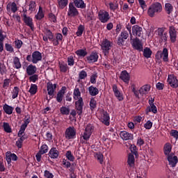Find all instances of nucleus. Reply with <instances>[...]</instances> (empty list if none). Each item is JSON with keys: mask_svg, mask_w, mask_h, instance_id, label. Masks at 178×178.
<instances>
[{"mask_svg": "<svg viewBox=\"0 0 178 178\" xmlns=\"http://www.w3.org/2000/svg\"><path fill=\"white\" fill-rule=\"evenodd\" d=\"M162 10H163L162 3L159 2H155L149 6L147 10V15L149 17H155V16L159 15V13H161Z\"/></svg>", "mask_w": 178, "mask_h": 178, "instance_id": "nucleus-1", "label": "nucleus"}, {"mask_svg": "<svg viewBox=\"0 0 178 178\" xmlns=\"http://www.w3.org/2000/svg\"><path fill=\"white\" fill-rule=\"evenodd\" d=\"M92 131H94V127L92 124H87L83 131V134L82 135L83 140H81L82 144H88V140H90V137H91V134H92Z\"/></svg>", "mask_w": 178, "mask_h": 178, "instance_id": "nucleus-2", "label": "nucleus"}, {"mask_svg": "<svg viewBox=\"0 0 178 178\" xmlns=\"http://www.w3.org/2000/svg\"><path fill=\"white\" fill-rule=\"evenodd\" d=\"M113 46V42H111L108 39H103L102 42V50L103 51V54H104L105 56L108 55L109 54V51H111V49Z\"/></svg>", "mask_w": 178, "mask_h": 178, "instance_id": "nucleus-3", "label": "nucleus"}, {"mask_svg": "<svg viewBox=\"0 0 178 178\" xmlns=\"http://www.w3.org/2000/svg\"><path fill=\"white\" fill-rule=\"evenodd\" d=\"M157 35L159 44L168 42V32H165V28H159L157 29Z\"/></svg>", "mask_w": 178, "mask_h": 178, "instance_id": "nucleus-4", "label": "nucleus"}, {"mask_svg": "<svg viewBox=\"0 0 178 178\" xmlns=\"http://www.w3.org/2000/svg\"><path fill=\"white\" fill-rule=\"evenodd\" d=\"M156 58L159 60V59H162L163 62L169 61V50L167 48H163V51H158L156 54Z\"/></svg>", "mask_w": 178, "mask_h": 178, "instance_id": "nucleus-5", "label": "nucleus"}, {"mask_svg": "<svg viewBox=\"0 0 178 178\" xmlns=\"http://www.w3.org/2000/svg\"><path fill=\"white\" fill-rule=\"evenodd\" d=\"M24 14L22 15L23 22L26 26L30 27L32 31H34V23L33 22V18L27 16V10H23Z\"/></svg>", "mask_w": 178, "mask_h": 178, "instance_id": "nucleus-6", "label": "nucleus"}, {"mask_svg": "<svg viewBox=\"0 0 178 178\" xmlns=\"http://www.w3.org/2000/svg\"><path fill=\"white\" fill-rule=\"evenodd\" d=\"M76 131L74 127H69L65 129V138L67 140H74L76 138Z\"/></svg>", "mask_w": 178, "mask_h": 178, "instance_id": "nucleus-7", "label": "nucleus"}, {"mask_svg": "<svg viewBox=\"0 0 178 178\" xmlns=\"http://www.w3.org/2000/svg\"><path fill=\"white\" fill-rule=\"evenodd\" d=\"M131 44L134 49H136V51H138V52H143V42H141L140 38H134Z\"/></svg>", "mask_w": 178, "mask_h": 178, "instance_id": "nucleus-8", "label": "nucleus"}, {"mask_svg": "<svg viewBox=\"0 0 178 178\" xmlns=\"http://www.w3.org/2000/svg\"><path fill=\"white\" fill-rule=\"evenodd\" d=\"M168 33L171 44H175L177 41V31H176V28L173 26H169Z\"/></svg>", "mask_w": 178, "mask_h": 178, "instance_id": "nucleus-9", "label": "nucleus"}, {"mask_svg": "<svg viewBox=\"0 0 178 178\" xmlns=\"http://www.w3.org/2000/svg\"><path fill=\"white\" fill-rule=\"evenodd\" d=\"M79 15V10L74 6V3L72 2L69 3V8L67 11V16L69 17H76Z\"/></svg>", "mask_w": 178, "mask_h": 178, "instance_id": "nucleus-10", "label": "nucleus"}, {"mask_svg": "<svg viewBox=\"0 0 178 178\" xmlns=\"http://www.w3.org/2000/svg\"><path fill=\"white\" fill-rule=\"evenodd\" d=\"M129 38V32L127 31H123L118 38L117 44L119 47H123L124 45V40Z\"/></svg>", "mask_w": 178, "mask_h": 178, "instance_id": "nucleus-11", "label": "nucleus"}, {"mask_svg": "<svg viewBox=\"0 0 178 178\" xmlns=\"http://www.w3.org/2000/svg\"><path fill=\"white\" fill-rule=\"evenodd\" d=\"M83 106H84V102L83 101V97H80L75 102V109L77 112V115L79 116H81L83 114Z\"/></svg>", "mask_w": 178, "mask_h": 178, "instance_id": "nucleus-12", "label": "nucleus"}, {"mask_svg": "<svg viewBox=\"0 0 178 178\" xmlns=\"http://www.w3.org/2000/svg\"><path fill=\"white\" fill-rule=\"evenodd\" d=\"M99 20L101 23H108L111 17L109 16V13L105 10L99 11L98 14Z\"/></svg>", "mask_w": 178, "mask_h": 178, "instance_id": "nucleus-13", "label": "nucleus"}, {"mask_svg": "<svg viewBox=\"0 0 178 178\" xmlns=\"http://www.w3.org/2000/svg\"><path fill=\"white\" fill-rule=\"evenodd\" d=\"M58 84L54 83L53 84L52 82L49 81L47 83V93L49 97H54L55 95V91H56V87Z\"/></svg>", "mask_w": 178, "mask_h": 178, "instance_id": "nucleus-14", "label": "nucleus"}, {"mask_svg": "<svg viewBox=\"0 0 178 178\" xmlns=\"http://www.w3.org/2000/svg\"><path fill=\"white\" fill-rule=\"evenodd\" d=\"M67 90V88H66V86H63L61 89L57 92L56 99L58 104H61V102L63 101V97H65V94H66Z\"/></svg>", "mask_w": 178, "mask_h": 178, "instance_id": "nucleus-15", "label": "nucleus"}, {"mask_svg": "<svg viewBox=\"0 0 178 178\" xmlns=\"http://www.w3.org/2000/svg\"><path fill=\"white\" fill-rule=\"evenodd\" d=\"M100 122H102L103 124H105V126H109V124H111V117L108 111H103L100 118Z\"/></svg>", "mask_w": 178, "mask_h": 178, "instance_id": "nucleus-16", "label": "nucleus"}, {"mask_svg": "<svg viewBox=\"0 0 178 178\" xmlns=\"http://www.w3.org/2000/svg\"><path fill=\"white\" fill-rule=\"evenodd\" d=\"M99 58L98 52L92 51L91 54L86 57V59L89 63H95V62H98Z\"/></svg>", "mask_w": 178, "mask_h": 178, "instance_id": "nucleus-17", "label": "nucleus"}, {"mask_svg": "<svg viewBox=\"0 0 178 178\" xmlns=\"http://www.w3.org/2000/svg\"><path fill=\"white\" fill-rule=\"evenodd\" d=\"M6 10H7V12H8V13H16V12L19 10V7H17V4H16L15 1L9 2L7 4Z\"/></svg>", "mask_w": 178, "mask_h": 178, "instance_id": "nucleus-18", "label": "nucleus"}, {"mask_svg": "<svg viewBox=\"0 0 178 178\" xmlns=\"http://www.w3.org/2000/svg\"><path fill=\"white\" fill-rule=\"evenodd\" d=\"M6 159L8 165H10V163H12V161H17V156L15 153L7 152L6 153Z\"/></svg>", "mask_w": 178, "mask_h": 178, "instance_id": "nucleus-19", "label": "nucleus"}, {"mask_svg": "<svg viewBox=\"0 0 178 178\" xmlns=\"http://www.w3.org/2000/svg\"><path fill=\"white\" fill-rule=\"evenodd\" d=\"M33 63L36 64L38 62L42 60V54L38 51H33L32 53Z\"/></svg>", "mask_w": 178, "mask_h": 178, "instance_id": "nucleus-20", "label": "nucleus"}, {"mask_svg": "<svg viewBox=\"0 0 178 178\" xmlns=\"http://www.w3.org/2000/svg\"><path fill=\"white\" fill-rule=\"evenodd\" d=\"M113 91L115 97H116L118 101H123V99H124L123 97V94H122L119 89H118V86L116 84L113 85Z\"/></svg>", "mask_w": 178, "mask_h": 178, "instance_id": "nucleus-21", "label": "nucleus"}, {"mask_svg": "<svg viewBox=\"0 0 178 178\" xmlns=\"http://www.w3.org/2000/svg\"><path fill=\"white\" fill-rule=\"evenodd\" d=\"M120 137L124 140L127 141V140H133L134 136L132 134H130L126 131H122L120 134Z\"/></svg>", "mask_w": 178, "mask_h": 178, "instance_id": "nucleus-22", "label": "nucleus"}, {"mask_svg": "<svg viewBox=\"0 0 178 178\" xmlns=\"http://www.w3.org/2000/svg\"><path fill=\"white\" fill-rule=\"evenodd\" d=\"M132 33L133 35L141 37V35H143V28L138 25H134L132 27Z\"/></svg>", "mask_w": 178, "mask_h": 178, "instance_id": "nucleus-23", "label": "nucleus"}, {"mask_svg": "<svg viewBox=\"0 0 178 178\" xmlns=\"http://www.w3.org/2000/svg\"><path fill=\"white\" fill-rule=\"evenodd\" d=\"M120 79L125 83V84H129L130 81V74L126 70H124L121 72Z\"/></svg>", "mask_w": 178, "mask_h": 178, "instance_id": "nucleus-24", "label": "nucleus"}, {"mask_svg": "<svg viewBox=\"0 0 178 178\" xmlns=\"http://www.w3.org/2000/svg\"><path fill=\"white\" fill-rule=\"evenodd\" d=\"M168 83L170 84V87H172L173 88H177L178 87V80L176 77L168 76Z\"/></svg>", "mask_w": 178, "mask_h": 178, "instance_id": "nucleus-25", "label": "nucleus"}, {"mask_svg": "<svg viewBox=\"0 0 178 178\" xmlns=\"http://www.w3.org/2000/svg\"><path fill=\"white\" fill-rule=\"evenodd\" d=\"M49 155L51 159H58L59 156V151H58L56 147H52L49 152Z\"/></svg>", "mask_w": 178, "mask_h": 178, "instance_id": "nucleus-26", "label": "nucleus"}, {"mask_svg": "<svg viewBox=\"0 0 178 178\" xmlns=\"http://www.w3.org/2000/svg\"><path fill=\"white\" fill-rule=\"evenodd\" d=\"M168 161L169 162V165H171L172 168H175L176 165H177L178 159L177 156H172L171 154L168 156Z\"/></svg>", "mask_w": 178, "mask_h": 178, "instance_id": "nucleus-27", "label": "nucleus"}, {"mask_svg": "<svg viewBox=\"0 0 178 178\" xmlns=\"http://www.w3.org/2000/svg\"><path fill=\"white\" fill-rule=\"evenodd\" d=\"M164 10L168 15V17H170L173 13V6L170 3H166L165 4Z\"/></svg>", "mask_w": 178, "mask_h": 178, "instance_id": "nucleus-28", "label": "nucleus"}, {"mask_svg": "<svg viewBox=\"0 0 178 178\" xmlns=\"http://www.w3.org/2000/svg\"><path fill=\"white\" fill-rule=\"evenodd\" d=\"M149 90H151V86H149V84H146L139 89V93L140 95H147V94L149 92Z\"/></svg>", "mask_w": 178, "mask_h": 178, "instance_id": "nucleus-29", "label": "nucleus"}, {"mask_svg": "<svg viewBox=\"0 0 178 178\" xmlns=\"http://www.w3.org/2000/svg\"><path fill=\"white\" fill-rule=\"evenodd\" d=\"M37 72V67L35 65H33L32 64H30L26 67V73L28 76H33V74H35Z\"/></svg>", "mask_w": 178, "mask_h": 178, "instance_id": "nucleus-30", "label": "nucleus"}, {"mask_svg": "<svg viewBox=\"0 0 178 178\" xmlns=\"http://www.w3.org/2000/svg\"><path fill=\"white\" fill-rule=\"evenodd\" d=\"M127 165L129 168H132L134 169L136 165V159L134 158V155L129 154L127 158Z\"/></svg>", "mask_w": 178, "mask_h": 178, "instance_id": "nucleus-31", "label": "nucleus"}, {"mask_svg": "<svg viewBox=\"0 0 178 178\" xmlns=\"http://www.w3.org/2000/svg\"><path fill=\"white\" fill-rule=\"evenodd\" d=\"M63 40V35L62 33H56V38H53V45L54 47H58L59 45V41H62Z\"/></svg>", "mask_w": 178, "mask_h": 178, "instance_id": "nucleus-32", "label": "nucleus"}, {"mask_svg": "<svg viewBox=\"0 0 178 178\" xmlns=\"http://www.w3.org/2000/svg\"><path fill=\"white\" fill-rule=\"evenodd\" d=\"M44 17H45L44 10H42V7L39 6V10L38 13L35 15V19H36V20H42Z\"/></svg>", "mask_w": 178, "mask_h": 178, "instance_id": "nucleus-33", "label": "nucleus"}, {"mask_svg": "<svg viewBox=\"0 0 178 178\" xmlns=\"http://www.w3.org/2000/svg\"><path fill=\"white\" fill-rule=\"evenodd\" d=\"M88 90L89 91L90 95H91L92 97H95L98 95V94H99V90H98V88H97V87H94V86H90L88 88Z\"/></svg>", "mask_w": 178, "mask_h": 178, "instance_id": "nucleus-34", "label": "nucleus"}, {"mask_svg": "<svg viewBox=\"0 0 178 178\" xmlns=\"http://www.w3.org/2000/svg\"><path fill=\"white\" fill-rule=\"evenodd\" d=\"M73 98L75 99V101H77V99H80L81 97V92H80V89L77 88V86H75V88L74 89L73 92Z\"/></svg>", "mask_w": 178, "mask_h": 178, "instance_id": "nucleus-35", "label": "nucleus"}, {"mask_svg": "<svg viewBox=\"0 0 178 178\" xmlns=\"http://www.w3.org/2000/svg\"><path fill=\"white\" fill-rule=\"evenodd\" d=\"M13 67L14 69H21L22 68V63H20V58L19 57L15 56L13 58Z\"/></svg>", "mask_w": 178, "mask_h": 178, "instance_id": "nucleus-36", "label": "nucleus"}, {"mask_svg": "<svg viewBox=\"0 0 178 178\" xmlns=\"http://www.w3.org/2000/svg\"><path fill=\"white\" fill-rule=\"evenodd\" d=\"M74 6L76 8H79L80 9H85L86 4L84 3V1L83 0H74Z\"/></svg>", "mask_w": 178, "mask_h": 178, "instance_id": "nucleus-37", "label": "nucleus"}, {"mask_svg": "<svg viewBox=\"0 0 178 178\" xmlns=\"http://www.w3.org/2000/svg\"><path fill=\"white\" fill-rule=\"evenodd\" d=\"M13 109L14 108L12 106H9L6 104L3 106V110L6 115H12V113H13Z\"/></svg>", "mask_w": 178, "mask_h": 178, "instance_id": "nucleus-38", "label": "nucleus"}, {"mask_svg": "<svg viewBox=\"0 0 178 178\" xmlns=\"http://www.w3.org/2000/svg\"><path fill=\"white\" fill-rule=\"evenodd\" d=\"M164 154L170 155V152H172V145L169 143L165 144L163 147Z\"/></svg>", "mask_w": 178, "mask_h": 178, "instance_id": "nucleus-39", "label": "nucleus"}, {"mask_svg": "<svg viewBox=\"0 0 178 178\" xmlns=\"http://www.w3.org/2000/svg\"><path fill=\"white\" fill-rule=\"evenodd\" d=\"M152 56V50H151L149 47H145L143 49V56L146 58L147 59L151 58Z\"/></svg>", "mask_w": 178, "mask_h": 178, "instance_id": "nucleus-40", "label": "nucleus"}, {"mask_svg": "<svg viewBox=\"0 0 178 178\" xmlns=\"http://www.w3.org/2000/svg\"><path fill=\"white\" fill-rule=\"evenodd\" d=\"M58 8L60 9H65L66 6H67V3H69V0H57Z\"/></svg>", "mask_w": 178, "mask_h": 178, "instance_id": "nucleus-41", "label": "nucleus"}, {"mask_svg": "<svg viewBox=\"0 0 178 178\" xmlns=\"http://www.w3.org/2000/svg\"><path fill=\"white\" fill-rule=\"evenodd\" d=\"M19 91H20V89L19 88V87H17V86L14 87V88L13 89V90L11 92L13 99H15L17 98V97H19Z\"/></svg>", "mask_w": 178, "mask_h": 178, "instance_id": "nucleus-42", "label": "nucleus"}, {"mask_svg": "<svg viewBox=\"0 0 178 178\" xmlns=\"http://www.w3.org/2000/svg\"><path fill=\"white\" fill-rule=\"evenodd\" d=\"M44 34L47 37V38L52 42L54 40V33H52V31H51V30H49V29H46Z\"/></svg>", "mask_w": 178, "mask_h": 178, "instance_id": "nucleus-43", "label": "nucleus"}, {"mask_svg": "<svg viewBox=\"0 0 178 178\" xmlns=\"http://www.w3.org/2000/svg\"><path fill=\"white\" fill-rule=\"evenodd\" d=\"M30 119V115H25L24 118V123L21 126L27 129V126H29V124L31 122Z\"/></svg>", "mask_w": 178, "mask_h": 178, "instance_id": "nucleus-44", "label": "nucleus"}, {"mask_svg": "<svg viewBox=\"0 0 178 178\" xmlns=\"http://www.w3.org/2000/svg\"><path fill=\"white\" fill-rule=\"evenodd\" d=\"M85 28L83 25L80 24L78 26L77 31L76 32V37H81L83 35V33H84Z\"/></svg>", "mask_w": 178, "mask_h": 178, "instance_id": "nucleus-45", "label": "nucleus"}, {"mask_svg": "<svg viewBox=\"0 0 178 178\" xmlns=\"http://www.w3.org/2000/svg\"><path fill=\"white\" fill-rule=\"evenodd\" d=\"M87 77V72H86L85 70H81L79 74V79H78V83H80V81H81V80H84L86 79V78Z\"/></svg>", "mask_w": 178, "mask_h": 178, "instance_id": "nucleus-46", "label": "nucleus"}, {"mask_svg": "<svg viewBox=\"0 0 178 178\" xmlns=\"http://www.w3.org/2000/svg\"><path fill=\"white\" fill-rule=\"evenodd\" d=\"M59 68H60V72L61 73H66L67 70H69V67H67V64L66 63H59Z\"/></svg>", "mask_w": 178, "mask_h": 178, "instance_id": "nucleus-47", "label": "nucleus"}, {"mask_svg": "<svg viewBox=\"0 0 178 178\" xmlns=\"http://www.w3.org/2000/svg\"><path fill=\"white\" fill-rule=\"evenodd\" d=\"M95 158L99 161L101 165L104 163V155L101 152H96L95 154Z\"/></svg>", "mask_w": 178, "mask_h": 178, "instance_id": "nucleus-48", "label": "nucleus"}, {"mask_svg": "<svg viewBox=\"0 0 178 178\" xmlns=\"http://www.w3.org/2000/svg\"><path fill=\"white\" fill-rule=\"evenodd\" d=\"M76 55L79 57L84 58V56H87V51L86 49H78L75 51Z\"/></svg>", "mask_w": 178, "mask_h": 178, "instance_id": "nucleus-49", "label": "nucleus"}, {"mask_svg": "<svg viewBox=\"0 0 178 178\" xmlns=\"http://www.w3.org/2000/svg\"><path fill=\"white\" fill-rule=\"evenodd\" d=\"M37 90H38V87L35 84H31L29 89L31 95H35L37 94Z\"/></svg>", "mask_w": 178, "mask_h": 178, "instance_id": "nucleus-50", "label": "nucleus"}, {"mask_svg": "<svg viewBox=\"0 0 178 178\" xmlns=\"http://www.w3.org/2000/svg\"><path fill=\"white\" fill-rule=\"evenodd\" d=\"M3 129L6 133H12V127L8 122L3 123Z\"/></svg>", "mask_w": 178, "mask_h": 178, "instance_id": "nucleus-51", "label": "nucleus"}, {"mask_svg": "<svg viewBox=\"0 0 178 178\" xmlns=\"http://www.w3.org/2000/svg\"><path fill=\"white\" fill-rule=\"evenodd\" d=\"M147 112H152V113L156 114L158 113V108L155 104H152V106L147 107Z\"/></svg>", "mask_w": 178, "mask_h": 178, "instance_id": "nucleus-52", "label": "nucleus"}, {"mask_svg": "<svg viewBox=\"0 0 178 178\" xmlns=\"http://www.w3.org/2000/svg\"><path fill=\"white\" fill-rule=\"evenodd\" d=\"M65 156L68 161H70V162H74V156H73V154H72V151L68 150L67 151L65 154Z\"/></svg>", "mask_w": 178, "mask_h": 178, "instance_id": "nucleus-53", "label": "nucleus"}, {"mask_svg": "<svg viewBox=\"0 0 178 178\" xmlns=\"http://www.w3.org/2000/svg\"><path fill=\"white\" fill-rule=\"evenodd\" d=\"M29 6V10H30V12H34V10H35V8H37V4L35 1H30Z\"/></svg>", "mask_w": 178, "mask_h": 178, "instance_id": "nucleus-54", "label": "nucleus"}, {"mask_svg": "<svg viewBox=\"0 0 178 178\" xmlns=\"http://www.w3.org/2000/svg\"><path fill=\"white\" fill-rule=\"evenodd\" d=\"M90 108L91 111H94V109H95V108H97V100H95V99H94V98L90 99Z\"/></svg>", "mask_w": 178, "mask_h": 178, "instance_id": "nucleus-55", "label": "nucleus"}, {"mask_svg": "<svg viewBox=\"0 0 178 178\" xmlns=\"http://www.w3.org/2000/svg\"><path fill=\"white\" fill-rule=\"evenodd\" d=\"M60 112L62 115H69V113H70V109L66 106H62L60 109Z\"/></svg>", "mask_w": 178, "mask_h": 178, "instance_id": "nucleus-56", "label": "nucleus"}, {"mask_svg": "<svg viewBox=\"0 0 178 178\" xmlns=\"http://www.w3.org/2000/svg\"><path fill=\"white\" fill-rule=\"evenodd\" d=\"M48 149H49L48 145L44 144L40 147V149L39 150V152L42 153L44 155V154H47V152H48Z\"/></svg>", "mask_w": 178, "mask_h": 178, "instance_id": "nucleus-57", "label": "nucleus"}, {"mask_svg": "<svg viewBox=\"0 0 178 178\" xmlns=\"http://www.w3.org/2000/svg\"><path fill=\"white\" fill-rule=\"evenodd\" d=\"M14 44L15 45V48H17V49H20V48H22V47H23V41H22L21 40H15Z\"/></svg>", "mask_w": 178, "mask_h": 178, "instance_id": "nucleus-58", "label": "nucleus"}, {"mask_svg": "<svg viewBox=\"0 0 178 178\" xmlns=\"http://www.w3.org/2000/svg\"><path fill=\"white\" fill-rule=\"evenodd\" d=\"M139 2V5L141 8V9H143V12H145V10H147V3H145V1L144 0H138Z\"/></svg>", "mask_w": 178, "mask_h": 178, "instance_id": "nucleus-59", "label": "nucleus"}, {"mask_svg": "<svg viewBox=\"0 0 178 178\" xmlns=\"http://www.w3.org/2000/svg\"><path fill=\"white\" fill-rule=\"evenodd\" d=\"M9 84H10V79H4L3 83V88H4V90H8Z\"/></svg>", "mask_w": 178, "mask_h": 178, "instance_id": "nucleus-60", "label": "nucleus"}, {"mask_svg": "<svg viewBox=\"0 0 178 178\" xmlns=\"http://www.w3.org/2000/svg\"><path fill=\"white\" fill-rule=\"evenodd\" d=\"M44 177H45V178H54V175L52 174V172H49V170H45L44 171Z\"/></svg>", "mask_w": 178, "mask_h": 178, "instance_id": "nucleus-61", "label": "nucleus"}, {"mask_svg": "<svg viewBox=\"0 0 178 178\" xmlns=\"http://www.w3.org/2000/svg\"><path fill=\"white\" fill-rule=\"evenodd\" d=\"M170 135L175 138V140H178V131L176 129H172L170 131Z\"/></svg>", "mask_w": 178, "mask_h": 178, "instance_id": "nucleus-62", "label": "nucleus"}, {"mask_svg": "<svg viewBox=\"0 0 178 178\" xmlns=\"http://www.w3.org/2000/svg\"><path fill=\"white\" fill-rule=\"evenodd\" d=\"M67 65L68 66H74V58H73V56L67 57Z\"/></svg>", "mask_w": 178, "mask_h": 178, "instance_id": "nucleus-63", "label": "nucleus"}, {"mask_svg": "<svg viewBox=\"0 0 178 178\" xmlns=\"http://www.w3.org/2000/svg\"><path fill=\"white\" fill-rule=\"evenodd\" d=\"M37 80H38V74H33L31 75V76L29 77V81H32V83H35V81H37Z\"/></svg>", "mask_w": 178, "mask_h": 178, "instance_id": "nucleus-64", "label": "nucleus"}]
</instances>
